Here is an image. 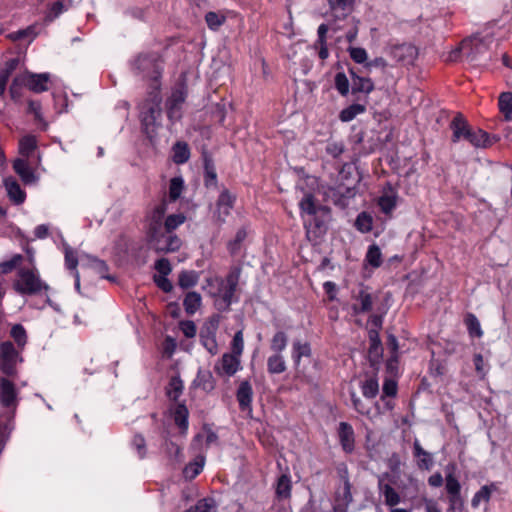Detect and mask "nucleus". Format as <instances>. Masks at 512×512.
<instances>
[{"label":"nucleus","instance_id":"f257e3e1","mask_svg":"<svg viewBox=\"0 0 512 512\" xmlns=\"http://www.w3.org/2000/svg\"><path fill=\"white\" fill-rule=\"evenodd\" d=\"M241 276V268L234 266L231 268L225 279L218 278L212 280L211 284H216V289L211 291V295L215 298V306L220 311H228L233 302H237L235 296L239 280Z\"/></svg>","mask_w":512,"mask_h":512},{"label":"nucleus","instance_id":"f03ea898","mask_svg":"<svg viewBox=\"0 0 512 512\" xmlns=\"http://www.w3.org/2000/svg\"><path fill=\"white\" fill-rule=\"evenodd\" d=\"M162 98L159 93V88H152L148 93V97L140 105V120L144 132L152 137L156 128L160 126L162 116L161 109Z\"/></svg>","mask_w":512,"mask_h":512},{"label":"nucleus","instance_id":"7ed1b4c3","mask_svg":"<svg viewBox=\"0 0 512 512\" xmlns=\"http://www.w3.org/2000/svg\"><path fill=\"white\" fill-rule=\"evenodd\" d=\"M492 43L493 38L491 36L473 35L461 42L463 57L474 65H486L491 60V56L487 57L486 54Z\"/></svg>","mask_w":512,"mask_h":512},{"label":"nucleus","instance_id":"20e7f679","mask_svg":"<svg viewBox=\"0 0 512 512\" xmlns=\"http://www.w3.org/2000/svg\"><path fill=\"white\" fill-rule=\"evenodd\" d=\"M148 237L151 248L157 253L175 252L181 246L180 238L174 233L164 230L162 222L150 224Z\"/></svg>","mask_w":512,"mask_h":512},{"label":"nucleus","instance_id":"39448f33","mask_svg":"<svg viewBox=\"0 0 512 512\" xmlns=\"http://www.w3.org/2000/svg\"><path fill=\"white\" fill-rule=\"evenodd\" d=\"M135 74L143 79L152 81L151 88H159V78L162 70L160 58L157 54H140L133 62Z\"/></svg>","mask_w":512,"mask_h":512},{"label":"nucleus","instance_id":"423d86ee","mask_svg":"<svg viewBox=\"0 0 512 512\" xmlns=\"http://www.w3.org/2000/svg\"><path fill=\"white\" fill-rule=\"evenodd\" d=\"M456 465L449 463L445 467V489L448 494L450 512H462L464 501L461 497V485L455 476Z\"/></svg>","mask_w":512,"mask_h":512},{"label":"nucleus","instance_id":"0eeeda50","mask_svg":"<svg viewBox=\"0 0 512 512\" xmlns=\"http://www.w3.org/2000/svg\"><path fill=\"white\" fill-rule=\"evenodd\" d=\"M14 289L22 295H35L42 289L47 290L48 285L42 282L34 271L21 269L18 272V279L14 283Z\"/></svg>","mask_w":512,"mask_h":512},{"label":"nucleus","instance_id":"6e6552de","mask_svg":"<svg viewBox=\"0 0 512 512\" xmlns=\"http://www.w3.org/2000/svg\"><path fill=\"white\" fill-rule=\"evenodd\" d=\"M22 359L12 342H4L0 345V369L7 376L16 374V365Z\"/></svg>","mask_w":512,"mask_h":512},{"label":"nucleus","instance_id":"1a4fd4ad","mask_svg":"<svg viewBox=\"0 0 512 512\" xmlns=\"http://www.w3.org/2000/svg\"><path fill=\"white\" fill-rule=\"evenodd\" d=\"M186 99V93L183 88H177L172 91L166 101V111L168 119L174 123L182 118V106Z\"/></svg>","mask_w":512,"mask_h":512},{"label":"nucleus","instance_id":"9d476101","mask_svg":"<svg viewBox=\"0 0 512 512\" xmlns=\"http://www.w3.org/2000/svg\"><path fill=\"white\" fill-rule=\"evenodd\" d=\"M389 54L402 65H412L418 57V49L410 43L397 44L390 47Z\"/></svg>","mask_w":512,"mask_h":512},{"label":"nucleus","instance_id":"9b49d317","mask_svg":"<svg viewBox=\"0 0 512 512\" xmlns=\"http://www.w3.org/2000/svg\"><path fill=\"white\" fill-rule=\"evenodd\" d=\"M392 477L389 473H382L378 476V490L384 496V502L387 506L394 507L401 501L398 492L390 485Z\"/></svg>","mask_w":512,"mask_h":512},{"label":"nucleus","instance_id":"f8f14e48","mask_svg":"<svg viewBox=\"0 0 512 512\" xmlns=\"http://www.w3.org/2000/svg\"><path fill=\"white\" fill-rule=\"evenodd\" d=\"M452 130V141L458 142L461 139L469 141L472 137L473 129L461 113H457L450 123Z\"/></svg>","mask_w":512,"mask_h":512},{"label":"nucleus","instance_id":"ddd939ff","mask_svg":"<svg viewBox=\"0 0 512 512\" xmlns=\"http://www.w3.org/2000/svg\"><path fill=\"white\" fill-rule=\"evenodd\" d=\"M378 296L369 291L367 287L362 286L357 295L354 296L356 301L353 304L352 309L354 313H368L372 311L373 304L377 300Z\"/></svg>","mask_w":512,"mask_h":512},{"label":"nucleus","instance_id":"4468645a","mask_svg":"<svg viewBox=\"0 0 512 512\" xmlns=\"http://www.w3.org/2000/svg\"><path fill=\"white\" fill-rule=\"evenodd\" d=\"M23 78H25L24 86L28 87L31 91L35 93H41L48 90V82L50 80L49 73H23Z\"/></svg>","mask_w":512,"mask_h":512},{"label":"nucleus","instance_id":"2eb2a0df","mask_svg":"<svg viewBox=\"0 0 512 512\" xmlns=\"http://www.w3.org/2000/svg\"><path fill=\"white\" fill-rule=\"evenodd\" d=\"M216 328L217 322L210 320L206 322L200 330V341L210 354H216L218 350L215 340Z\"/></svg>","mask_w":512,"mask_h":512},{"label":"nucleus","instance_id":"dca6fc26","mask_svg":"<svg viewBox=\"0 0 512 512\" xmlns=\"http://www.w3.org/2000/svg\"><path fill=\"white\" fill-rule=\"evenodd\" d=\"M0 403L7 408L17 405V391L15 385L4 377L0 378Z\"/></svg>","mask_w":512,"mask_h":512},{"label":"nucleus","instance_id":"f3484780","mask_svg":"<svg viewBox=\"0 0 512 512\" xmlns=\"http://www.w3.org/2000/svg\"><path fill=\"white\" fill-rule=\"evenodd\" d=\"M369 341L368 360L373 368H377L383 354V348L377 330L372 329L369 331Z\"/></svg>","mask_w":512,"mask_h":512},{"label":"nucleus","instance_id":"a211bd4d","mask_svg":"<svg viewBox=\"0 0 512 512\" xmlns=\"http://www.w3.org/2000/svg\"><path fill=\"white\" fill-rule=\"evenodd\" d=\"M234 202L235 196L230 194L227 189H224L219 195L216 203V215L219 221H225V217L230 214V210L233 208Z\"/></svg>","mask_w":512,"mask_h":512},{"label":"nucleus","instance_id":"6ab92c4d","mask_svg":"<svg viewBox=\"0 0 512 512\" xmlns=\"http://www.w3.org/2000/svg\"><path fill=\"white\" fill-rule=\"evenodd\" d=\"M239 407L242 411L251 410V402L253 398V389L249 381H242L236 393Z\"/></svg>","mask_w":512,"mask_h":512},{"label":"nucleus","instance_id":"aec40b11","mask_svg":"<svg viewBox=\"0 0 512 512\" xmlns=\"http://www.w3.org/2000/svg\"><path fill=\"white\" fill-rule=\"evenodd\" d=\"M413 455L417 459V466L421 470H430L434 464L433 456L424 450L418 440L413 443Z\"/></svg>","mask_w":512,"mask_h":512},{"label":"nucleus","instance_id":"412c9836","mask_svg":"<svg viewBox=\"0 0 512 512\" xmlns=\"http://www.w3.org/2000/svg\"><path fill=\"white\" fill-rule=\"evenodd\" d=\"M338 435L340 443L346 452H352L354 449V430L347 422L339 424Z\"/></svg>","mask_w":512,"mask_h":512},{"label":"nucleus","instance_id":"4be33fe9","mask_svg":"<svg viewBox=\"0 0 512 512\" xmlns=\"http://www.w3.org/2000/svg\"><path fill=\"white\" fill-rule=\"evenodd\" d=\"M4 186L11 201H13L15 204H21L24 202L26 194L21 189L16 179L12 177L6 178L4 180Z\"/></svg>","mask_w":512,"mask_h":512},{"label":"nucleus","instance_id":"5701e85b","mask_svg":"<svg viewBox=\"0 0 512 512\" xmlns=\"http://www.w3.org/2000/svg\"><path fill=\"white\" fill-rule=\"evenodd\" d=\"M498 140L496 136H490L487 132L482 129H476L472 132V137L469 139V143H471L476 148H487L491 146Z\"/></svg>","mask_w":512,"mask_h":512},{"label":"nucleus","instance_id":"b1692460","mask_svg":"<svg viewBox=\"0 0 512 512\" xmlns=\"http://www.w3.org/2000/svg\"><path fill=\"white\" fill-rule=\"evenodd\" d=\"M14 171L21 177L26 184L35 182L36 177L25 159L18 158L13 163Z\"/></svg>","mask_w":512,"mask_h":512},{"label":"nucleus","instance_id":"393cba45","mask_svg":"<svg viewBox=\"0 0 512 512\" xmlns=\"http://www.w3.org/2000/svg\"><path fill=\"white\" fill-rule=\"evenodd\" d=\"M352 76V93H366L369 94L374 90V84L368 77H360L356 75L353 70H350Z\"/></svg>","mask_w":512,"mask_h":512},{"label":"nucleus","instance_id":"a878e982","mask_svg":"<svg viewBox=\"0 0 512 512\" xmlns=\"http://www.w3.org/2000/svg\"><path fill=\"white\" fill-rule=\"evenodd\" d=\"M239 355L225 353L221 359V369L228 376L234 375L240 366Z\"/></svg>","mask_w":512,"mask_h":512},{"label":"nucleus","instance_id":"bb28decb","mask_svg":"<svg viewBox=\"0 0 512 512\" xmlns=\"http://www.w3.org/2000/svg\"><path fill=\"white\" fill-rule=\"evenodd\" d=\"M18 64V59H10L5 63V67L0 70V96L4 95L9 77Z\"/></svg>","mask_w":512,"mask_h":512},{"label":"nucleus","instance_id":"cd10ccee","mask_svg":"<svg viewBox=\"0 0 512 512\" xmlns=\"http://www.w3.org/2000/svg\"><path fill=\"white\" fill-rule=\"evenodd\" d=\"M330 15L336 20L344 19L352 11V2H329Z\"/></svg>","mask_w":512,"mask_h":512},{"label":"nucleus","instance_id":"c85d7f7f","mask_svg":"<svg viewBox=\"0 0 512 512\" xmlns=\"http://www.w3.org/2000/svg\"><path fill=\"white\" fill-rule=\"evenodd\" d=\"M184 389L183 381L179 376H174L170 379L166 388V394L170 400L177 402Z\"/></svg>","mask_w":512,"mask_h":512},{"label":"nucleus","instance_id":"c756f323","mask_svg":"<svg viewBox=\"0 0 512 512\" xmlns=\"http://www.w3.org/2000/svg\"><path fill=\"white\" fill-rule=\"evenodd\" d=\"M499 110L506 121H512V93L503 92L499 96Z\"/></svg>","mask_w":512,"mask_h":512},{"label":"nucleus","instance_id":"7c9ffc66","mask_svg":"<svg viewBox=\"0 0 512 512\" xmlns=\"http://www.w3.org/2000/svg\"><path fill=\"white\" fill-rule=\"evenodd\" d=\"M267 369L271 374H280L286 370V363L281 354L274 353L267 360Z\"/></svg>","mask_w":512,"mask_h":512},{"label":"nucleus","instance_id":"2f4dec72","mask_svg":"<svg viewBox=\"0 0 512 512\" xmlns=\"http://www.w3.org/2000/svg\"><path fill=\"white\" fill-rule=\"evenodd\" d=\"M183 305L187 314H194L201 305V295L194 291L187 293Z\"/></svg>","mask_w":512,"mask_h":512},{"label":"nucleus","instance_id":"473e14b6","mask_svg":"<svg viewBox=\"0 0 512 512\" xmlns=\"http://www.w3.org/2000/svg\"><path fill=\"white\" fill-rule=\"evenodd\" d=\"M378 204L385 214H389L396 206L395 192L391 188H389V191H386L379 198Z\"/></svg>","mask_w":512,"mask_h":512},{"label":"nucleus","instance_id":"72a5a7b5","mask_svg":"<svg viewBox=\"0 0 512 512\" xmlns=\"http://www.w3.org/2000/svg\"><path fill=\"white\" fill-rule=\"evenodd\" d=\"M190 157V151L188 145L185 142H177L173 146V161L176 164H183L188 161Z\"/></svg>","mask_w":512,"mask_h":512},{"label":"nucleus","instance_id":"f704fd0d","mask_svg":"<svg viewBox=\"0 0 512 512\" xmlns=\"http://www.w3.org/2000/svg\"><path fill=\"white\" fill-rule=\"evenodd\" d=\"M365 110L366 107L362 104H352L340 112L339 119L342 122H349L353 120L357 115L365 112Z\"/></svg>","mask_w":512,"mask_h":512},{"label":"nucleus","instance_id":"c9c22d12","mask_svg":"<svg viewBox=\"0 0 512 512\" xmlns=\"http://www.w3.org/2000/svg\"><path fill=\"white\" fill-rule=\"evenodd\" d=\"M493 490H496V486L494 484L481 487V489L475 493L471 500L472 507H478L481 501L488 502Z\"/></svg>","mask_w":512,"mask_h":512},{"label":"nucleus","instance_id":"e433bc0d","mask_svg":"<svg viewBox=\"0 0 512 512\" xmlns=\"http://www.w3.org/2000/svg\"><path fill=\"white\" fill-rule=\"evenodd\" d=\"M87 259H88V265L93 270H95L98 274H100V276L102 278L110 280V281L115 280L114 277L106 274V272L108 271V266L103 260H100L96 257H91V256H88Z\"/></svg>","mask_w":512,"mask_h":512},{"label":"nucleus","instance_id":"4c0bfd02","mask_svg":"<svg viewBox=\"0 0 512 512\" xmlns=\"http://www.w3.org/2000/svg\"><path fill=\"white\" fill-rule=\"evenodd\" d=\"M36 147L37 141L35 136H24L19 142V153L24 157H29Z\"/></svg>","mask_w":512,"mask_h":512},{"label":"nucleus","instance_id":"58836bf2","mask_svg":"<svg viewBox=\"0 0 512 512\" xmlns=\"http://www.w3.org/2000/svg\"><path fill=\"white\" fill-rule=\"evenodd\" d=\"M198 282V274L195 271H182L178 277V284L181 288L193 287Z\"/></svg>","mask_w":512,"mask_h":512},{"label":"nucleus","instance_id":"ea45409f","mask_svg":"<svg viewBox=\"0 0 512 512\" xmlns=\"http://www.w3.org/2000/svg\"><path fill=\"white\" fill-rule=\"evenodd\" d=\"M276 494L279 498H288L291 494V481L287 475H281L277 481Z\"/></svg>","mask_w":512,"mask_h":512},{"label":"nucleus","instance_id":"a19ab883","mask_svg":"<svg viewBox=\"0 0 512 512\" xmlns=\"http://www.w3.org/2000/svg\"><path fill=\"white\" fill-rule=\"evenodd\" d=\"M225 20L226 17L221 12L210 11L205 15L207 26L214 31L218 30Z\"/></svg>","mask_w":512,"mask_h":512},{"label":"nucleus","instance_id":"79ce46f5","mask_svg":"<svg viewBox=\"0 0 512 512\" xmlns=\"http://www.w3.org/2000/svg\"><path fill=\"white\" fill-rule=\"evenodd\" d=\"M185 220L186 217L182 213L169 215L165 222L162 223V228L168 232L173 233V231L181 224H183Z\"/></svg>","mask_w":512,"mask_h":512},{"label":"nucleus","instance_id":"37998d69","mask_svg":"<svg viewBox=\"0 0 512 512\" xmlns=\"http://www.w3.org/2000/svg\"><path fill=\"white\" fill-rule=\"evenodd\" d=\"M174 420L177 426L181 429H187L188 426V409L187 407L179 403L174 412Z\"/></svg>","mask_w":512,"mask_h":512},{"label":"nucleus","instance_id":"c03bdc74","mask_svg":"<svg viewBox=\"0 0 512 512\" xmlns=\"http://www.w3.org/2000/svg\"><path fill=\"white\" fill-rule=\"evenodd\" d=\"M288 337L283 331H279L274 334L271 340V350L277 354H280L287 346Z\"/></svg>","mask_w":512,"mask_h":512},{"label":"nucleus","instance_id":"a18cd8bd","mask_svg":"<svg viewBox=\"0 0 512 512\" xmlns=\"http://www.w3.org/2000/svg\"><path fill=\"white\" fill-rule=\"evenodd\" d=\"M366 261L374 268H377L382 264L381 250L376 244L369 247L366 254Z\"/></svg>","mask_w":512,"mask_h":512},{"label":"nucleus","instance_id":"49530a36","mask_svg":"<svg viewBox=\"0 0 512 512\" xmlns=\"http://www.w3.org/2000/svg\"><path fill=\"white\" fill-rule=\"evenodd\" d=\"M165 450H166L167 456L169 457V459L172 462H174V463L182 462V460H183L182 449L178 444H176L172 441L166 442Z\"/></svg>","mask_w":512,"mask_h":512},{"label":"nucleus","instance_id":"de8ad7c7","mask_svg":"<svg viewBox=\"0 0 512 512\" xmlns=\"http://www.w3.org/2000/svg\"><path fill=\"white\" fill-rule=\"evenodd\" d=\"M36 25H30L25 29L15 31L9 35L13 41L22 40L28 38L32 41L37 36Z\"/></svg>","mask_w":512,"mask_h":512},{"label":"nucleus","instance_id":"09e8293b","mask_svg":"<svg viewBox=\"0 0 512 512\" xmlns=\"http://www.w3.org/2000/svg\"><path fill=\"white\" fill-rule=\"evenodd\" d=\"M68 8V5H65L64 2H53L46 13L44 21L46 23L52 22L62 12L68 10Z\"/></svg>","mask_w":512,"mask_h":512},{"label":"nucleus","instance_id":"8fccbe9b","mask_svg":"<svg viewBox=\"0 0 512 512\" xmlns=\"http://www.w3.org/2000/svg\"><path fill=\"white\" fill-rule=\"evenodd\" d=\"M362 393L366 398H374L379 392L378 381L374 378L367 379L363 382Z\"/></svg>","mask_w":512,"mask_h":512},{"label":"nucleus","instance_id":"3c124183","mask_svg":"<svg viewBox=\"0 0 512 512\" xmlns=\"http://www.w3.org/2000/svg\"><path fill=\"white\" fill-rule=\"evenodd\" d=\"M310 352V346L307 343H301L300 341L293 343V358L296 364L299 363L301 357H308Z\"/></svg>","mask_w":512,"mask_h":512},{"label":"nucleus","instance_id":"603ef678","mask_svg":"<svg viewBox=\"0 0 512 512\" xmlns=\"http://www.w3.org/2000/svg\"><path fill=\"white\" fill-rule=\"evenodd\" d=\"M64 254H65V264L68 269L76 270L78 265V258L75 251L66 243L63 242Z\"/></svg>","mask_w":512,"mask_h":512},{"label":"nucleus","instance_id":"864d4df0","mask_svg":"<svg viewBox=\"0 0 512 512\" xmlns=\"http://www.w3.org/2000/svg\"><path fill=\"white\" fill-rule=\"evenodd\" d=\"M299 205L301 211L309 215H315L318 211V207L314 203V197L311 194L305 195Z\"/></svg>","mask_w":512,"mask_h":512},{"label":"nucleus","instance_id":"5fc2aeb1","mask_svg":"<svg viewBox=\"0 0 512 512\" xmlns=\"http://www.w3.org/2000/svg\"><path fill=\"white\" fill-rule=\"evenodd\" d=\"M349 86V80L343 72L335 75V87L342 96H346L349 93Z\"/></svg>","mask_w":512,"mask_h":512},{"label":"nucleus","instance_id":"6e6d98bb","mask_svg":"<svg viewBox=\"0 0 512 512\" xmlns=\"http://www.w3.org/2000/svg\"><path fill=\"white\" fill-rule=\"evenodd\" d=\"M247 231L245 228H241L237 231L234 240L228 243V249L231 254H236L239 250L240 244L245 240Z\"/></svg>","mask_w":512,"mask_h":512},{"label":"nucleus","instance_id":"4d7b16f0","mask_svg":"<svg viewBox=\"0 0 512 512\" xmlns=\"http://www.w3.org/2000/svg\"><path fill=\"white\" fill-rule=\"evenodd\" d=\"M195 512H215L216 504L212 498H204L199 500L196 505L192 506Z\"/></svg>","mask_w":512,"mask_h":512},{"label":"nucleus","instance_id":"13d9d810","mask_svg":"<svg viewBox=\"0 0 512 512\" xmlns=\"http://www.w3.org/2000/svg\"><path fill=\"white\" fill-rule=\"evenodd\" d=\"M466 324H467V328H468L470 335L476 336V337L482 336V330L480 327V323H479L478 319L473 314H469L467 316Z\"/></svg>","mask_w":512,"mask_h":512},{"label":"nucleus","instance_id":"bf43d9fd","mask_svg":"<svg viewBox=\"0 0 512 512\" xmlns=\"http://www.w3.org/2000/svg\"><path fill=\"white\" fill-rule=\"evenodd\" d=\"M325 150L333 158H338L345 151V145L342 142L329 140Z\"/></svg>","mask_w":512,"mask_h":512},{"label":"nucleus","instance_id":"052dcab7","mask_svg":"<svg viewBox=\"0 0 512 512\" xmlns=\"http://www.w3.org/2000/svg\"><path fill=\"white\" fill-rule=\"evenodd\" d=\"M183 188V180L181 178H172L169 186V197L172 201L179 198Z\"/></svg>","mask_w":512,"mask_h":512},{"label":"nucleus","instance_id":"680f3d73","mask_svg":"<svg viewBox=\"0 0 512 512\" xmlns=\"http://www.w3.org/2000/svg\"><path fill=\"white\" fill-rule=\"evenodd\" d=\"M355 225L361 232H369L372 229V218L366 213H361L358 215Z\"/></svg>","mask_w":512,"mask_h":512},{"label":"nucleus","instance_id":"e2e57ef3","mask_svg":"<svg viewBox=\"0 0 512 512\" xmlns=\"http://www.w3.org/2000/svg\"><path fill=\"white\" fill-rule=\"evenodd\" d=\"M11 336L16 341V343L23 347L26 343V331L22 325L16 324L11 329Z\"/></svg>","mask_w":512,"mask_h":512},{"label":"nucleus","instance_id":"0e129e2a","mask_svg":"<svg viewBox=\"0 0 512 512\" xmlns=\"http://www.w3.org/2000/svg\"><path fill=\"white\" fill-rule=\"evenodd\" d=\"M350 57L356 63L362 64L367 61V52L364 48L361 47H349L348 49Z\"/></svg>","mask_w":512,"mask_h":512},{"label":"nucleus","instance_id":"69168bd1","mask_svg":"<svg viewBox=\"0 0 512 512\" xmlns=\"http://www.w3.org/2000/svg\"><path fill=\"white\" fill-rule=\"evenodd\" d=\"M232 353L236 355H241L244 349V340H243V332L239 330L235 333L232 343H231Z\"/></svg>","mask_w":512,"mask_h":512},{"label":"nucleus","instance_id":"338daca9","mask_svg":"<svg viewBox=\"0 0 512 512\" xmlns=\"http://www.w3.org/2000/svg\"><path fill=\"white\" fill-rule=\"evenodd\" d=\"M24 81H25V78H23L22 74L16 76L13 79L12 84L9 88L10 95L13 99H17L20 97V89L22 86H24Z\"/></svg>","mask_w":512,"mask_h":512},{"label":"nucleus","instance_id":"774afa93","mask_svg":"<svg viewBox=\"0 0 512 512\" xmlns=\"http://www.w3.org/2000/svg\"><path fill=\"white\" fill-rule=\"evenodd\" d=\"M338 499L342 501V503L346 506L353 500L351 493V484L347 478L344 480L343 491L338 493Z\"/></svg>","mask_w":512,"mask_h":512}]
</instances>
